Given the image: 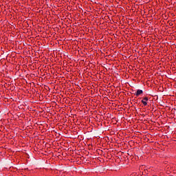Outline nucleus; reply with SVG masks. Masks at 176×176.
<instances>
[{
    "instance_id": "f257e3e1",
    "label": "nucleus",
    "mask_w": 176,
    "mask_h": 176,
    "mask_svg": "<svg viewBox=\"0 0 176 176\" xmlns=\"http://www.w3.org/2000/svg\"><path fill=\"white\" fill-rule=\"evenodd\" d=\"M148 97L143 98V100H142L141 102L143 104L144 107H146L148 105Z\"/></svg>"
},
{
    "instance_id": "f03ea898",
    "label": "nucleus",
    "mask_w": 176,
    "mask_h": 176,
    "mask_svg": "<svg viewBox=\"0 0 176 176\" xmlns=\"http://www.w3.org/2000/svg\"><path fill=\"white\" fill-rule=\"evenodd\" d=\"M143 93L144 91L142 90L138 89L135 94V96H136V97H138V96H141V94H142Z\"/></svg>"
}]
</instances>
